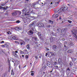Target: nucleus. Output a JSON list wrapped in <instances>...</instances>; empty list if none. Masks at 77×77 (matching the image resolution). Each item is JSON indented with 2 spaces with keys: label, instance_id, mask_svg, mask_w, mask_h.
I'll list each match as a JSON object with an SVG mask.
<instances>
[{
  "label": "nucleus",
  "instance_id": "9",
  "mask_svg": "<svg viewBox=\"0 0 77 77\" xmlns=\"http://www.w3.org/2000/svg\"><path fill=\"white\" fill-rule=\"evenodd\" d=\"M13 54L15 57H18V55L16 54V53L14 51H13Z\"/></svg>",
  "mask_w": 77,
  "mask_h": 77
},
{
  "label": "nucleus",
  "instance_id": "52",
  "mask_svg": "<svg viewBox=\"0 0 77 77\" xmlns=\"http://www.w3.org/2000/svg\"><path fill=\"white\" fill-rule=\"evenodd\" d=\"M54 63L55 64H56V63H57V62H55Z\"/></svg>",
  "mask_w": 77,
  "mask_h": 77
},
{
  "label": "nucleus",
  "instance_id": "28",
  "mask_svg": "<svg viewBox=\"0 0 77 77\" xmlns=\"http://www.w3.org/2000/svg\"><path fill=\"white\" fill-rule=\"evenodd\" d=\"M70 45H73V43H70V44H69Z\"/></svg>",
  "mask_w": 77,
  "mask_h": 77
},
{
  "label": "nucleus",
  "instance_id": "29",
  "mask_svg": "<svg viewBox=\"0 0 77 77\" xmlns=\"http://www.w3.org/2000/svg\"><path fill=\"white\" fill-rule=\"evenodd\" d=\"M27 34H28V35H30V31H28L27 32Z\"/></svg>",
  "mask_w": 77,
  "mask_h": 77
},
{
  "label": "nucleus",
  "instance_id": "2",
  "mask_svg": "<svg viewBox=\"0 0 77 77\" xmlns=\"http://www.w3.org/2000/svg\"><path fill=\"white\" fill-rule=\"evenodd\" d=\"M50 54H51V55H50ZM50 54H48V56L49 57H51V56H55L56 55V53L54 52H51L50 53Z\"/></svg>",
  "mask_w": 77,
  "mask_h": 77
},
{
  "label": "nucleus",
  "instance_id": "1",
  "mask_svg": "<svg viewBox=\"0 0 77 77\" xmlns=\"http://www.w3.org/2000/svg\"><path fill=\"white\" fill-rule=\"evenodd\" d=\"M25 15H26V18L27 19V20H32V17L29 15V12H28L27 13L25 14Z\"/></svg>",
  "mask_w": 77,
  "mask_h": 77
},
{
  "label": "nucleus",
  "instance_id": "57",
  "mask_svg": "<svg viewBox=\"0 0 77 77\" xmlns=\"http://www.w3.org/2000/svg\"><path fill=\"white\" fill-rule=\"evenodd\" d=\"M27 41H29V39H27Z\"/></svg>",
  "mask_w": 77,
  "mask_h": 77
},
{
  "label": "nucleus",
  "instance_id": "20",
  "mask_svg": "<svg viewBox=\"0 0 77 77\" xmlns=\"http://www.w3.org/2000/svg\"><path fill=\"white\" fill-rule=\"evenodd\" d=\"M72 65H73V64L72 62H70L69 63L70 66V67L72 66Z\"/></svg>",
  "mask_w": 77,
  "mask_h": 77
},
{
  "label": "nucleus",
  "instance_id": "23",
  "mask_svg": "<svg viewBox=\"0 0 77 77\" xmlns=\"http://www.w3.org/2000/svg\"><path fill=\"white\" fill-rule=\"evenodd\" d=\"M29 31L30 33H31V34H33V31H32L31 30Z\"/></svg>",
  "mask_w": 77,
  "mask_h": 77
},
{
  "label": "nucleus",
  "instance_id": "10",
  "mask_svg": "<svg viewBox=\"0 0 77 77\" xmlns=\"http://www.w3.org/2000/svg\"><path fill=\"white\" fill-rule=\"evenodd\" d=\"M38 25L39 27H43L44 26V25L42 23H39Z\"/></svg>",
  "mask_w": 77,
  "mask_h": 77
},
{
  "label": "nucleus",
  "instance_id": "42",
  "mask_svg": "<svg viewBox=\"0 0 77 77\" xmlns=\"http://www.w3.org/2000/svg\"><path fill=\"white\" fill-rule=\"evenodd\" d=\"M14 52L16 54V53H18V51H15Z\"/></svg>",
  "mask_w": 77,
  "mask_h": 77
},
{
  "label": "nucleus",
  "instance_id": "6",
  "mask_svg": "<svg viewBox=\"0 0 77 77\" xmlns=\"http://www.w3.org/2000/svg\"><path fill=\"white\" fill-rule=\"evenodd\" d=\"M27 8H26L25 7V8H24L23 10L22 11H23V14H25L26 12V11H27Z\"/></svg>",
  "mask_w": 77,
  "mask_h": 77
},
{
  "label": "nucleus",
  "instance_id": "31",
  "mask_svg": "<svg viewBox=\"0 0 77 77\" xmlns=\"http://www.w3.org/2000/svg\"><path fill=\"white\" fill-rule=\"evenodd\" d=\"M64 45H66V44H67V42H64Z\"/></svg>",
  "mask_w": 77,
  "mask_h": 77
},
{
  "label": "nucleus",
  "instance_id": "14",
  "mask_svg": "<svg viewBox=\"0 0 77 77\" xmlns=\"http://www.w3.org/2000/svg\"><path fill=\"white\" fill-rule=\"evenodd\" d=\"M4 9V10H6V8L3 7L2 6H0V9Z\"/></svg>",
  "mask_w": 77,
  "mask_h": 77
},
{
  "label": "nucleus",
  "instance_id": "15",
  "mask_svg": "<svg viewBox=\"0 0 77 77\" xmlns=\"http://www.w3.org/2000/svg\"><path fill=\"white\" fill-rule=\"evenodd\" d=\"M61 33L62 35H65V32H64V30H61Z\"/></svg>",
  "mask_w": 77,
  "mask_h": 77
},
{
  "label": "nucleus",
  "instance_id": "36",
  "mask_svg": "<svg viewBox=\"0 0 77 77\" xmlns=\"http://www.w3.org/2000/svg\"><path fill=\"white\" fill-rule=\"evenodd\" d=\"M54 66H55V67H58V66H56V64H54Z\"/></svg>",
  "mask_w": 77,
  "mask_h": 77
},
{
  "label": "nucleus",
  "instance_id": "11",
  "mask_svg": "<svg viewBox=\"0 0 77 77\" xmlns=\"http://www.w3.org/2000/svg\"><path fill=\"white\" fill-rule=\"evenodd\" d=\"M15 29L16 30H21V27H16L15 28Z\"/></svg>",
  "mask_w": 77,
  "mask_h": 77
},
{
  "label": "nucleus",
  "instance_id": "56",
  "mask_svg": "<svg viewBox=\"0 0 77 77\" xmlns=\"http://www.w3.org/2000/svg\"><path fill=\"white\" fill-rule=\"evenodd\" d=\"M23 53V51H21V53Z\"/></svg>",
  "mask_w": 77,
  "mask_h": 77
},
{
  "label": "nucleus",
  "instance_id": "61",
  "mask_svg": "<svg viewBox=\"0 0 77 77\" xmlns=\"http://www.w3.org/2000/svg\"><path fill=\"white\" fill-rule=\"evenodd\" d=\"M51 5H52V4H53V2H51Z\"/></svg>",
  "mask_w": 77,
  "mask_h": 77
},
{
  "label": "nucleus",
  "instance_id": "47",
  "mask_svg": "<svg viewBox=\"0 0 77 77\" xmlns=\"http://www.w3.org/2000/svg\"><path fill=\"white\" fill-rule=\"evenodd\" d=\"M67 5L68 6V7H69V6H70V5H69V4H68Z\"/></svg>",
  "mask_w": 77,
  "mask_h": 77
},
{
  "label": "nucleus",
  "instance_id": "35",
  "mask_svg": "<svg viewBox=\"0 0 77 77\" xmlns=\"http://www.w3.org/2000/svg\"><path fill=\"white\" fill-rule=\"evenodd\" d=\"M47 27L49 28V27H50V25H47Z\"/></svg>",
  "mask_w": 77,
  "mask_h": 77
},
{
  "label": "nucleus",
  "instance_id": "63",
  "mask_svg": "<svg viewBox=\"0 0 77 77\" xmlns=\"http://www.w3.org/2000/svg\"><path fill=\"white\" fill-rule=\"evenodd\" d=\"M31 72H33V71H31Z\"/></svg>",
  "mask_w": 77,
  "mask_h": 77
},
{
  "label": "nucleus",
  "instance_id": "55",
  "mask_svg": "<svg viewBox=\"0 0 77 77\" xmlns=\"http://www.w3.org/2000/svg\"><path fill=\"white\" fill-rule=\"evenodd\" d=\"M4 45H7V44H4Z\"/></svg>",
  "mask_w": 77,
  "mask_h": 77
},
{
  "label": "nucleus",
  "instance_id": "38",
  "mask_svg": "<svg viewBox=\"0 0 77 77\" xmlns=\"http://www.w3.org/2000/svg\"><path fill=\"white\" fill-rule=\"evenodd\" d=\"M31 75H34V73H32L31 74Z\"/></svg>",
  "mask_w": 77,
  "mask_h": 77
},
{
  "label": "nucleus",
  "instance_id": "3",
  "mask_svg": "<svg viewBox=\"0 0 77 77\" xmlns=\"http://www.w3.org/2000/svg\"><path fill=\"white\" fill-rule=\"evenodd\" d=\"M36 21H34L32 22V23L29 25V26L30 27H33V26L36 24Z\"/></svg>",
  "mask_w": 77,
  "mask_h": 77
},
{
  "label": "nucleus",
  "instance_id": "4",
  "mask_svg": "<svg viewBox=\"0 0 77 77\" xmlns=\"http://www.w3.org/2000/svg\"><path fill=\"white\" fill-rule=\"evenodd\" d=\"M63 8H61L60 10L58 11L57 12L58 14L62 12V11H63Z\"/></svg>",
  "mask_w": 77,
  "mask_h": 77
},
{
  "label": "nucleus",
  "instance_id": "19",
  "mask_svg": "<svg viewBox=\"0 0 77 77\" xmlns=\"http://www.w3.org/2000/svg\"><path fill=\"white\" fill-rule=\"evenodd\" d=\"M29 54L26 55H25V58H26L27 59H28V58H29Z\"/></svg>",
  "mask_w": 77,
  "mask_h": 77
},
{
  "label": "nucleus",
  "instance_id": "25",
  "mask_svg": "<svg viewBox=\"0 0 77 77\" xmlns=\"http://www.w3.org/2000/svg\"><path fill=\"white\" fill-rule=\"evenodd\" d=\"M25 52V54H26V53H27V50L25 49L24 50Z\"/></svg>",
  "mask_w": 77,
  "mask_h": 77
},
{
  "label": "nucleus",
  "instance_id": "41",
  "mask_svg": "<svg viewBox=\"0 0 77 77\" xmlns=\"http://www.w3.org/2000/svg\"><path fill=\"white\" fill-rule=\"evenodd\" d=\"M16 23H20V21L19 20L17 21L16 22Z\"/></svg>",
  "mask_w": 77,
  "mask_h": 77
},
{
  "label": "nucleus",
  "instance_id": "50",
  "mask_svg": "<svg viewBox=\"0 0 77 77\" xmlns=\"http://www.w3.org/2000/svg\"><path fill=\"white\" fill-rule=\"evenodd\" d=\"M64 47H65L66 48V45H64Z\"/></svg>",
  "mask_w": 77,
  "mask_h": 77
},
{
  "label": "nucleus",
  "instance_id": "27",
  "mask_svg": "<svg viewBox=\"0 0 77 77\" xmlns=\"http://www.w3.org/2000/svg\"><path fill=\"white\" fill-rule=\"evenodd\" d=\"M68 22H69V23H72V21L68 20Z\"/></svg>",
  "mask_w": 77,
  "mask_h": 77
},
{
  "label": "nucleus",
  "instance_id": "44",
  "mask_svg": "<svg viewBox=\"0 0 77 77\" xmlns=\"http://www.w3.org/2000/svg\"><path fill=\"white\" fill-rule=\"evenodd\" d=\"M4 41H2V42H1V43H4Z\"/></svg>",
  "mask_w": 77,
  "mask_h": 77
},
{
  "label": "nucleus",
  "instance_id": "60",
  "mask_svg": "<svg viewBox=\"0 0 77 77\" xmlns=\"http://www.w3.org/2000/svg\"><path fill=\"white\" fill-rule=\"evenodd\" d=\"M19 68L20 69V66H19Z\"/></svg>",
  "mask_w": 77,
  "mask_h": 77
},
{
  "label": "nucleus",
  "instance_id": "43",
  "mask_svg": "<svg viewBox=\"0 0 77 77\" xmlns=\"http://www.w3.org/2000/svg\"><path fill=\"white\" fill-rule=\"evenodd\" d=\"M47 55H48V54L47 53H46L45 56L47 57Z\"/></svg>",
  "mask_w": 77,
  "mask_h": 77
},
{
  "label": "nucleus",
  "instance_id": "49",
  "mask_svg": "<svg viewBox=\"0 0 77 77\" xmlns=\"http://www.w3.org/2000/svg\"><path fill=\"white\" fill-rule=\"evenodd\" d=\"M54 15H55V14H54L52 15V17H54Z\"/></svg>",
  "mask_w": 77,
  "mask_h": 77
},
{
  "label": "nucleus",
  "instance_id": "64",
  "mask_svg": "<svg viewBox=\"0 0 77 77\" xmlns=\"http://www.w3.org/2000/svg\"><path fill=\"white\" fill-rule=\"evenodd\" d=\"M26 66H25L24 68H25V67H26Z\"/></svg>",
  "mask_w": 77,
  "mask_h": 77
},
{
  "label": "nucleus",
  "instance_id": "46",
  "mask_svg": "<svg viewBox=\"0 0 77 77\" xmlns=\"http://www.w3.org/2000/svg\"><path fill=\"white\" fill-rule=\"evenodd\" d=\"M31 13H32V14H34V12L33 11H31Z\"/></svg>",
  "mask_w": 77,
  "mask_h": 77
},
{
  "label": "nucleus",
  "instance_id": "24",
  "mask_svg": "<svg viewBox=\"0 0 77 77\" xmlns=\"http://www.w3.org/2000/svg\"><path fill=\"white\" fill-rule=\"evenodd\" d=\"M11 74H12V75H14V72L12 70Z\"/></svg>",
  "mask_w": 77,
  "mask_h": 77
},
{
  "label": "nucleus",
  "instance_id": "17",
  "mask_svg": "<svg viewBox=\"0 0 77 77\" xmlns=\"http://www.w3.org/2000/svg\"><path fill=\"white\" fill-rule=\"evenodd\" d=\"M37 35L39 37H41V33L40 32H38V33H37Z\"/></svg>",
  "mask_w": 77,
  "mask_h": 77
},
{
  "label": "nucleus",
  "instance_id": "13",
  "mask_svg": "<svg viewBox=\"0 0 77 77\" xmlns=\"http://www.w3.org/2000/svg\"><path fill=\"white\" fill-rule=\"evenodd\" d=\"M53 48L54 50H56V49L57 48V46H56L55 45H54L53 46Z\"/></svg>",
  "mask_w": 77,
  "mask_h": 77
},
{
  "label": "nucleus",
  "instance_id": "33",
  "mask_svg": "<svg viewBox=\"0 0 77 77\" xmlns=\"http://www.w3.org/2000/svg\"><path fill=\"white\" fill-rule=\"evenodd\" d=\"M63 9H64V10H66V7H63Z\"/></svg>",
  "mask_w": 77,
  "mask_h": 77
},
{
  "label": "nucleus",
  "instance_id": "5",
  "mask_svg": "<svg viewBox=\"0 0 77 77\" xmlns=\"http://www.w3.org/2000/svg\"><path fill=\"white\" fill-rule=\"evenodd\" d=\"M47 66H49V67H52V64L50 62H48L47 63Z\"/></svg>",
  "mask_w": 77,
  "mask_h": 77
},
{
  "label": "nucleus",
  "instance_id": "45",
  "mask_svg": "<svg viewBox=\"0 0 77 77\" xmlns=\"http://www.w3.org/2000/svg\"><path fill=\"white\" fill-rule=\"evenodd\" d=\"M67 70H69V71H70V69H69V68H68Z\"/></svg>",
  "mask_w": 77,
  "mask_h": 77
},
{
  "label": "nucleus",
  "instance_id": "16",
  "mask_svg": "<svg viewBox=\"0 0 77 77\" xmlns=\"http://www.w3.org/2000/svg\"><path fill=\"white\" fill-rule=\"evenodd\" d=\"M26 47H27V49H30V45L28 44L26 45Z\"/></svg>",
  "mask_w": 77,
  "mask_h": 77
},
{
  "label": "nucleus",
  "instance_id": "58",
  "mask_svg": "<svg viewBox=\"0 0 77 77\" xmlns=\"http://www.w3.org/2000/svg\"><path fill=\"white\" fill-rule=\"evenodd\" d=\"M59 2H57V3L58 4H59Z\"/></svg>",
  "mask_w": 77,
  "mask_h": 77
},
{
  "label": "nucleus",
  "instance_id": "26",
  "mask_svg": "<svg viewBox=\"0 0 77 77\" xmlns=\"http://www.w3.org/2000/svg\"><path fill=\"white\" fill-rule=\"evenodd\" d=\"M58 16H59V15L57 14L55 16V18H57L58 17Z\"/></svg>",
  "mask_w": 77,
  "mask_h": 77
},
{
  "label": "nucleus",
  "instance_id": "30",
  "mask_svg": "<svg viewBox=\"0 0 77 77\" xmlns=\"http://www.w3.org/2000/svg\"><path fill=\"white\" fill-rule=\"evenodd\" d=\"M15 43H16V44H20V43H19V42H18L17 41H15Z\"/></svg>",
  "mask_w": 77,
  "mask_h": 77
},
{
  "label": "nucleus",
  "instance_id": "37",
  "mask_svg": "<svg viewBox=\"0 0 77 77\" xmlns=\"http://www.w3.org/2000/svg\"><path fill=\"white\" fill-rule=\"evenodd\" d=\"M1 46L2 47H5V46L4 45H2Z\"/></svg>",
  "mask_w": 77,
  "mask_h": 77
},
{
  "label": "nucleus",
  "instance_id": "54",
  "mask_svg": "<svg viewBox=\"0 0 77 77\" xmlns=\"http://www.w3.org/2000/svg\"><path fill=\"white\" fill-rule=\"evenodd\" d=\"M59 19L60 20H61V17H60Z\"/></svg>",
  "mask_w": 77,
  "mask_h": 77
},
{
  "label": "nucleus",
  "instance_id": "53",
  "mask_svg": "<svg viewBox=\"0 0 77 77\" xmlns=\"http://www.w3.org/2000/svg\"><path fill=\"white\" fill-rule=\"evenodd\" d=\"M35 58H36V59L38 58V57H37V56H35Z\"/></svg>",
  "mask_w": 77,
  "mask_h": 77
},
{
  "label": "nucleus",
  "instance_id": "21",
  "mask_svg": "<svg viewBox=\"0 0 77 77\" xmlns=\"http://www.w3.org/2000/svg\"><path fill=\"white\" fill-rule=\"evenodd\" d=\"M72 50H69L68 51V53H72Z\"/></svg>",
  "mask_w": 77,
  "mask_h": 77
},
{
  "label": "nucleus",
  "instance_id": "40",
  "mask_svg": "<svg viewBox=\"0 0 77 77\" xmlns=\"http://www.w3.org/2000/svg\"><path fill=\"white\" fill-rule=\"evenodd\" d=\"M35 28L33 27L32 28V30L33 31H34V29Z\"/></svg>",
  "mask_w": 77,
  "mask_h": 77
},
{
  "label": "nucleus",
  "instance_id": "39",
  "mask_svg": "<svg viewBox=\"0 0 77 77\" xmlns=\"http://www.w3.org/2000/svg\"><path fill=\"white\" fill-rule=\"evenodd\" d=\"M34 39L35 40V41H37V38H36V37L34 38Z\"/></svg>",
  "mask_w": 77,
  "mask_h": 77
},
{
  "label": "nucleus",
  "instance_id": "7",
  "mask_svg": "<svg viewBox=\"0 0 77 77\" xmlns=\"http://www.w3.org/2000/svg\"><path fill=\"white\" fill-rule=\"evenodd\" d=\"M11 15L13 16H15V15H17V12L16 11L14 12V13L11 14Z\"/></svg>",
  "mask_w": 77,
  "mask_h": 77
},
{
  "label": "nucleus",
  "instance_id": "48",
  "mask_svg": "<svg viewBox=\"0 0 77 77\" xmlns=\"http://www.w3.org/2000/svg\"><path fill=\"white\" fill-rule=\"evenodd\" d=\"M22 56L23 57H24V55H22Z\"/></svg>",
  "mask_w": 77,
  "mask_h": 77
},
{
  "label": "nucleus",
  "instance_id": "18",
  "mask_svg": "<svg viewBox=\"0 0 77 77\" xmlns=\"http://www.w3.org/2000/svg\"><path fill=\"white\" fill-rule=\"evenodd\" d=\"M58 61L59 63H60L62 62V60L60 58H59L58 60Z\"/></svg>",
  "mask_w": 77,
  "mask_h": 77
},
{
  "label": "nucleus",
  "instance_id": "12",
  "mask_svg": "<svg viewBox=\"0 0 77 77\" xmlns=\"http://www.w3.org/2000/svg\"><path fill=\"white\" fill-rule=\"evenodd\" d=\"M11 39L12 40H17V38L15 36H13L12 37Z\"/></svg>",
  "mask_w": 77,
  "mask_h": 77
},
{
  "label": "nucleus",
  "instance_id": "32",
  "mask_svg": "<svg viewBox=\"0 0 77 77\" xmlns=\"http://www.w3.org/2000/svg\"><path fill=\"white\" fill-rule=\"evenodd\" d=\"M19 14L20 15H21V11H18Z\"/></svg>",
  "mask_w": 77,
  "mask_h": 77
},
{
  "label": "nucleus",
  "instance_id": "22",
  "mask_svg": "<svg viewBox=\"0 0 77 77\" xmlns=\"http://www.w3.org/2000/svg\"><path fill=\"white\" fill-rule=\"evenodd\" d=\"M49 22L50 23H51V24H53V21H51V20H49Z\"/></svg>",
  "mask_w": 77,
  "mask_h": 77
},
{
  "label": "nucleus",
  "instance_id": "62",
  "mask_svg": "<svg viewBox=\"0 0 77 77\" xmlns=\"http://www.w3.org/2000/svg\"><path fill=\"white\" fill-rule=\"evenodd\" d=\"M29 0H26V1L27 2H28V1H29Z\"/></svg>",
  "mask_w": 77,
  "mask_h": 77
},
{
  "label": "nucleus",
  "instance_id": "34",
  "mask_svg": "<svg viewBox=\"0 0 77 77\" xmlns=\"http://www.w3.org/2000/svg\"><path fill=\"white\" fill-rule=\"evenodd\" d=\"M7 33H8V34H11V32H10V31L7 32Z\"/></svg>",
  "mask_w": 77,
  "mask_h": 77
},
{
  "label": "nucleus",
  "instance_id": "59",
  "mask_svg": "<svg viewBox=\"0 0 77 77\" xmlns=\"http://www.w3.org/2000/svg\"><path fill=\"white\" fill-rule=\"evenodd\" d=\"M41 38L42 39H43V38H42V36L41 37Z\"/></svg>",
  "mask_w": 77,
  "mask_h": 77
},
{
  "label": "nucleus",
  "instance_id": "8",
  "mask_svg": "<svg viewBox=\"0 0 77 77\" xmlns=\"http://www.w3.org/2000/svg\"><path fill=\"white\" fill-rule=\"evenodd\" d=\"M20 44L21 45H25V42L24 41L22 40L21 42L20 43Z\"/></svg>",
  "mask_w": 77,
  "mask_h": 77
},
{
  "label": "nucleus",
  "instance_id": "51",
  "mask_svg": "<svg viewBox=\"0 0 77 77\" xmlns=\"http://www.w3.org/2000/svg\"><path fill=\"white\" fill-rule=\"evenodd\" d=\"M9 69L10 70L11 69V67H10L9 68Z\"/></svg>",
  "mask_w": 77,
  "mask_h": 77
}]
</instances>
